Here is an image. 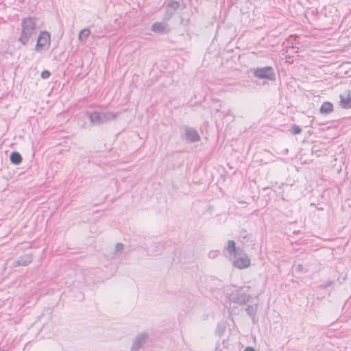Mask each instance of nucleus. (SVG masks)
Listing matches in <instances>:
<instances>
[{
	"label": "nucleus",
	"instance_id": "nucleus-1",
	"mask_svg": "<svg viewBox=\"0 0 351 351\" xmlns=\"http://www.w3.org/2000/svg\"><path fill=\"white\" fill-rule=\"evenodd\" d=\"M36 27L34 18L27 17L23 19L21 22V34L18 40L25 45L29 39L36 34Z\"/></svg>",
	"mask_w": 351,
	"mask_h": 351
},
{
	"label": "nucleus",
	"instance_id": "nucleus-2",
	"mask_svg": "<svg viewBox=\"0 0 351 351\" xmlns=\"http://www.w3.org/2000/svg\"><path fill=\"white\" fill-rule=\"evenodd\" d=\"M119 114V112H112L110 111H94L91 113H88V117L92 125H99L115 120Z\"/></svg>",
	"mask_w": 351,
	"mask_h": 351
},
{
	"label": "nucleus",
	"instance_id": "nucleus-3",
	"mask_svg": "<svg viewBox=\"0 0 351 351\" xmlns=\"http://www.w3.org/2000/svg\"><path fill=\"white\" fill-rule=\"evenodd\" d=\"M51 43L50 34L47 31H43L38 36L35 50L38 52L49 49Z\"/></svg>",
	"mask_w": 351,
	"mask_h": 351
},
{
	"label": "nucleus",
	"instance_id": "nucleus-4",
	"mask_svg": "<svg viewBox=\"0 0 351 351\" xmlns=\"http://www.w3.org/2000/svg\"><path fill=\"white\" fill-rule=\"evenodd\" d=\"M253 74L258 79H266L269 80H275V73L271 66H265L254 69Z\"/></svg>",
	"mask_w": 351,
	"mask_h": 351
},
{
	"label": "nucleus",
	"instance_id": "nucleus-5",
	"mask_svg": "<svg viewBox=\"0 0 351 351\" xmlns=\"http://www.w3.org/2000/svg\"><path fill=\"white\" fill-rule=\"evenodd\" d=\"M148 338L149 335L147 332H142L137 335L132 342L130 351H138L147 342Z\"/></svg>",
	"mask_w": 351,
	"mask_h": 351
},
{
	"label": "nucleus",
	"instance_id": "nucleus-6",
	"mask_svg": "<svg viewBox=\"0 0 351 351\" xmlns=\"http://www.w3.org/2000/svg\"><path fill=\"white\" fill-rule=\"evenodd\" d=\"M234 258L235 259L232 261V265L236 268L240 269H245L250 265V259L243 251L241 255L237 256Z\"/></svg>",
	"mask_w": 351,
	"mask_h": 351
},
{
	"label": "nucleus",
	"instance_id": "nucleus-7",
	"mask_svg": "<svg viewBox=\"0 0 351 351\" xmlns=\"http://www.w3.org/2000/svg\"><path fill=\"white\" fill-rule=\"evenodd\" d=\"M232 297L234 302L239 304H246L250 298L248 294L241 291H237L236 293H233Z\"/></svg>",
	"mask_w": 351,
	"mask_h": 351
},
{
	"label": "nucleus",
	"instance_id": "nucleus-8",
	"mask_svg": "<svg viewBox=\"0 0 351 351\" xmlns=\"http://www.w3.org/2000/svg\"><path fill=\"white\" fill-rule=\"evenodd\" d=\"M226 250L228 252L230 255H233L234 258L240 256L242 254V250L236 246V243L232 240H229L226 246Z\"/></svg>",
	"mask_w": 351,
	"mask_h": 351
},
{
	"label": "nucleus",
	"instance_id": "nucleus-9",
	"mask_svg": "<svg viewBox=\"0 0 351 351\" xmlns=\"http://www.w3.org/2000/svg\"><path fill=\"white\" fill-rule=\"evenodd\" d=\"M179 6L180 3L178 1H171L167 7L165 14V19L169 20L174 14L176 10H177L179 8Z\"/></svg>",
	"mask_w": 351,
	"mask_h": 351
},
{
	"label": "nucleus",
	"instance_id": "nucleus-10",
	"mask_svg": "<svg viewBox=\"0 0 351 351\" xmlns=\"http://www.w3.org/2000/svg\"><path fill=\"white\" fill-rule=\"evenodd\" d=\"M186 138L190 142H197L200 138L197 132L192 128H185Z\"/></svg>",
	"mask_w": 351,
	"mask_h": 351
},
{
	"label": "nucleus",
	"instance_id": "nucleus-11",
	"mask_svg": "<svg viewBox=\"0 0 351 351\" xmlns=\"http://www.w3.org/2000/svg\"><path fill=\"white\" fill-rule=\"evenodd\" d=\"M32 261V256L31 254H25L21 256L14 263V266H27Z\"/></svg>",
	"mask_w": 351,
	"mask_h": 351
},
{
	"label": "nucleus",
	"instance_id": "nucleus-12",
	"mask_svg": "<svg viewBox=\"0 0 351 351\" xmlns=\"http://www.w3.org/2000/svg\"><path fill=\"white\" fill-rule=\"evenodd\" d=\"M339 104L342 108H351V92L349 91L347 96L343 95H339Z\"/></svg>",
	"mask_w": 351,
	"mask_h": 351
},
{
	"label": "nucleus",
	"instance_id": "nucleus-13",
	"mask_svg": "<svg viewBox=\"0 0 351 351\" xmlns=\"http://www.w3.org/2000/svg\"><path fill=\"white\" fill-rule=\"evenodd\" d=\"M332 111L333 105L331 102L329 101H324L319 108L320 113L325 115L329 114Z\"/></svg>",
	"mask_w": 351,
	"mask_h": 351
},
{
	"label": "nucleus",
	"instance_id": "nucleus-14",
	"mask_svg": "<svg viewBox=\"0 0 351 351\" xmlns=\"http://www.w3.org/2000/svg\"><path fill=\"white\" fill-rule=\"evenodd\" d=\"M167 27V24L165 22H156L152 25V30L157 33H163Z\"/></svg>",
	"mask_w": 351,
	"mask_h": 351
},
{
	"label": "nucleus",
	"instance_id": "nucleus-15",
	"mask_svg": "<svg viewBox=\"0 0 351 351\" xmlns=\"http://www.w3.org/2000/svg\"><path fill=\"white\" fill-rule=\"evenodd\" d=\"M10 162L14 165H19L22 162V156L17 152H13L10 156Z\"/></svg>",
	"mask_w": 351,
	"mask_h": 351
},
{
	"label": "nucleus",
	"instance_id": "nucleus-16",
	"mask_svg": "<svg viewBox=\"0 0 351 351\" xmlns=\"http://www.w3.org/2000/svg\"><path fill=\"white\" fill-rule=\"evenodd\" d=\"M245 312L247 313V314L248 315H250L252 318L253 322L254 323L255 322V314L256 312V307L252 305H248L245 308Z\"/></svg>",
	"mask_w": 351,
	"mask_h": 351
},
{
	"label": "nucleus",
	"instance_id": "nucleus-17",
	"mask_svg": "<svg viewBox=\"0 0 351 351\" xmlns=\"http://www.w3.org/2000/svg\"><path fill=\"white\" fill-rule=\"evenodd\" d=\"M90 32L88 29H84L81 30L78 35V39L80 41H84L89 36Z\"/></svg>",
	"mask_w": 351,
	"mask_h": 351
},
{
	"label": "nucleus",
	"instance_id": "nucleus-18",
	"mask_svg": "<svg viewBox=\"0 0 351 351\" xmlns=\"http://www.w3.org/2000/svg\"><path fill=\"white\" fill-rule=\"evenodd\" d=\"M226 330V326L223 324H218L217 329H216V333L219 336L221 337Z\"/></svg>",
	"mask_w": 351,
	"mask_h": 351
},
{
	"label": "nucleus",
	"instance_id": "nucleus-19",
	"mask_svg": "<svg viewBox=\"0 0 351 351\" xmlns=\"http://www.w3.org/2000/svg\"><path fill=\"white\" fill-rule=\"evenodd\" d=\"M291 132L293 134H298L301 133L302 130L298 125L293 124L291 125Z\"/></svg>",
	"mask_w": 351,
	"mask_h": 351
},
{
	"label": "nucleus",
	"instance_id": "nucleus-20",
	"mask_svg": "<svg viewBox=\"0 0 351 351\" xmlns=\"http://www.w3.org/2000/svg\"><path fill=\"white\" fill-rule=\"evenodd\" d=\"M124 245L121 243H118L115 245L114 254L116 256L118 253L123 251Z\"/></svg>",
	"mask_w": 351,
	"mask_h": 351
},
{
	"label": "nucleus",
	"instance_id": "nucleus-21",
	"mask_svg": "<svg viewBox=\"0 0 351 351\" xmlns=\"http://www.w3.org/2000/svg\"><path fill=\"white\" fill-rule=\"evenodd\" d=\"M219 252L218 250H211L208 253V257L210 258H215L218 256Z\"/></svg>",
	"mask_w": 351,
	"mask_h": 351
},
{
	"label": "nucleus",
	"instance_id": "nucleus-22",
	"mask_svg": "<svg viewBox=\"0 0 351 351\" xmlns=\"http://www.w3.org/2000/svg\"><path fill=\"white\" fill-rule=\"evenodd\" d=\"M51 75V73L49 71L47 70H45L43 71H42L41 73V77L43 79H48Z\"/></svg>",
	"mask_w": 351,
	"mask_h": 351
},
{
	"label": "nucleus",
	"instance_id": "nucleus-23",
	"mask_svg": "<svg viewBox=\"0 0 351 351\" xmlns=\"http://www.w3.org/2000/svg\"><path fill=\"white\" fill-rule=\"evenodd\" d=\"M332 284V281L329 280L326 282L321 285L319 287L323 289H326V287H329Z\"/></svg>",
	"mask_w": 351,
	"mask_h": 351
},
{
	"label": "nucleus",
	"instance_id": "nucleus-24",
	"mask_svg": "<svg viewBox=\"0 0 351 351\" xmlns=\"http://www.w3.org/2000/svg\"><path fill=\"white\" fill-rule=\"evenodd\" d=\"M303 266L302 264H298L297 266H296V271H298V272H302L303 271Z\"/></svg>",
	"mask_w": 351,
	"mask_h": 351
},
{
	"label": "nucleus",
	"instance_id": "nucleus-25",
	"mask_svg": "<svg viewBox=\"0 0 351 351\" xmlns=\"http://www.w3.org/2000/svg\"><path fill=\"white\" fill-rule=\"evenodd\" d=\"M244 351H255V350L253 347L247 346L244 349Z\"/></svg>",
	"mask_w": 351,
	"mask_h": 351
}]
</instances>
